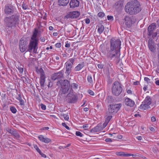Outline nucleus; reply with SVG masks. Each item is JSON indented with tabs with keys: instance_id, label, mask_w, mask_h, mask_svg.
I'll use <instances>...</instances> for the list:
<instances>
[{
	"instance_id": "nucleus-14",
	"label": "nucleus",
	"mask_w": 159,
	"mask_h": 159,
	"mask_svg": "<svg viewBox=\"0 0 159 159\" xmlns=\"http://www.w3.org/2000/svg\"><path fill=\"white\" fill-rule=\"evenodd\" d=\"M133 3L134 4L133 8L134 11V14H136L139 13L141 10V8L140 4L137 0H133Z\"/></svg>"
},
{
	"instance_id": "nucleus-9",
	"label": "nucleus",
	"mask_w": 159,
	"mask_h": 159,
	"mask_svg": "<svg viewBox=\"0 0 159 159\" xmlns=\"http://www.w3.org/2000/svg\"><path fill=\"white\" fill-rule=\"evenodd\" d=\"M28 42L27 40H24L22 38L19 42V46L20 51L23 52L27 50Z\"/></svg>"
},
{
	"instance_id": "nucleus-19",
	"label": "nucleus",
	"mask_w": 159,
	"mask_h": 159,
	"mask_svg": "<svg viewBox=\"0 0 159 159\" xmlns=\"http://www.w3.org/2000/svg\"><path fill=\"white\" fill-rule=\"evenodd\" d=\"M79 4L80 2L78 0H70L69 4L70 7L71 8L78 7Z\"/></svg>"
},
{
	"instance_id": "nucleus-26",
	"label": "nucleus",
	"mask_w": 159,
	"mask_h": 159,
	"mask_svg": "<svg viewBox=\"0 0 159 159\" xmlns=\"http://www.w3.org/2000/svg\"><path fill=\"white\" fill-rule=\"evenodd\" d=\"M84 63L83 62L79 64L74 68V70L75 71H79L81 70L84 66Z\"/></svg>"
},
{
	"instance_id": "nucleus-55",
	"label": "nucleus",
	"mask_w": 159,
	"mask_h": 159,
	"mask_svg": "<svg viewBox=\"0 0 159 159\" xmlns=\"http://www.w3.org/2000/svg\"><path fill=\"white\" fill-rule=\"evenodd\" d=\"M88 93L89 94L92 96L94 95V94L93 91L90 89H89L88 90Z\"/></svg>"
},
{
	"instance_id": "nucleus-62",
	"label": "nucleus",
	"mask_w": 159,
	"mask_h": 159,
	"mask_svg": "<svg viewBox=\"0 0 159 159\" xmlns=\"http://www.w3.org/2000/svg\"><path fill=\"white\" fill-rule=\"evenodd\" d=\"M108 124H105V122L103 123V124L102 125H100V126H101L103 128V129L106 127V126H107V125Z\"/></svg>"
},
{
	"instance_id": "nucleus-13",
	"label": "nucleus",
	"mask_w": 159,
	"mask_h": 159,
	"mask_svg": "<svg viewBox=\"0 0 159 159\" xmlns=\"http://www.w3.org/2000/svg\"><path fill=\"white\" fill-rule=\"evenodd\" d=\"M152 39V38H150L149 39L148 46L149 50L152 52L154 53L156 51V46Z\"/></svg>"
},
{
	"instance_id": "nucleus-42",
	"label": "nucleus",
	"mask_w": 159,
	"mask_h": 159,
	"mask_svg": "<svg viewBox=\"0 0 159 159\" xmlns=\"http://www.w3.org/2000/svg\"><path fill=\"white\" fill-rule=\"evenodd\" d=\"M18 69L20 74L22 73L23 71V66H18Z\"/></svg>"
},
{
	"instance_id": "nucleus-27",
	"label": "nucleus",
	"mask_w": 159,
	"mask_h": 159,
	"mask_svg": "<svg viewBox=\"0 0 159 159\" xmlns=\"http://www.w3.org/2000/svg\"><path fill=\"white\" fill-rule=\"evenodd\" d=\"M69 0H59L58 3L60 6L66 5L69 3Z\"/></svg>"
},
{
	"instance_id": "nucleus-10",
	"label": "nucleus",
	"mask_w": 159,
	"mask_h": 159,
	"mask_svg": "<svg viewBox=\"0 0 159 159\" xmlns=\"http://www.w3.org/2000/svg\"><path fill=\"white\" fill-rule=\"evenodd\" d=\"M80 15V13L79 11H70L65 16L64 19H68L70 18L76 19L79 17Z\"/></svg>"
},
{
	"instance_id": "nucleus-44",
	"label": "nucleus",
	"mask_w": 159,
	"mask_h": 159,
	"mask_svg": "<svg viewBox=\"0 0 159 159\" xmlns=\"http://www.w3.org/2000/svg\"><path fill=\"white\" fill-rule=\"evenodd\" d=\"M152 151L155 154H157L158 152V150L156 147H154L152 148Z\"/></svg>"
},
{
	"instance_id": "nucleus-7",
	"label": "nucleus",
	"mask_w": 159,
	"mask_h": 159,
	"mask_svg": "<svg viewBox=\"0 0 159 159\" xmlns=\"http://www.w3.org/2000/svg\"><path fill=\"white\" fill-rule=\"evenodd\" d=\"M38 43V42L30 41L28 45L27 51L33 53H37Z\"/></svg>"
},
{
	"instance_id": "nucleus-16",
	"label": "nucleus",
	"mask_w": 159,
	"mask_h": 159,
	"mask_svg": "<svg viewBox=\"0 0 159 159\" xmlns=\"http://www.w3.org/2000/svg\"><path fill=\"white\" fill-rule=\"evenodd\" d=\"M124 1V0H119L115 3L114 7L116 10H120L123 7Z\"/></svg>"
},
{
	"instance_id": "nucleus-4",
	"label": "nucleus",
	"mask_w": 159,
	"mask_h": 159,
	"mask_svg": "<svg viewBox=\"0 0 159 159\" xmlns=\"http://www.w3.org/2000/svg\"><path fill=\"white\" fill-rule=\"evenodd\" d=\"M122 91V85L118 81H116L112 84L111 91L113 95L118 96L121 94Z\"/></svg>"
},
{
	"instance_id": "nucleus-40",
	"label": "nucleus",
	"mask_w": 159,
	"mask_h": 159,
	"mask_svg": "<svg viewBox=\"0 0 159 159\" xmlns=\"http://www.w3.org/2000/svg\"><path fill=\"white\" fill-rule=\"evenodd\" d=\"M21 79L23 82L24 83H29L28 80H29V79L28 78L27 79L25 77H23L21 78Z\"/></svg>"
},
{
	"instance_id": "nucleus-59",
	"label": "nucleus",
	"mask_w": 159,
	"mask_h": 159,
	"mask_svg": "<svg viewBox=\"0 0 159 159\" xmlns=\"http://www.w3.org/2000/svg\"><path fill=\"white\" fill-rule=\"evenodd\" d=\"M48 88L51 87L52 86V83L50 80L48 82Z\"/></svg>"
},
{
	"instance_id": "nucleus-5",
	"label": "nucleus",
	"mask_w": 159,
	"mask_h": 159,
	"mask_svg": "<svg viewBox=\"0 0 159 159\" xmlns=\"http://www.w3.org/2000/svg\"><path fill=\"white\" fill-rule=\"evenodd\" d=\"M65 99L66 101L68 103H75L78 100V96L75 94V92L69 91V93L66 96Z\"/></svg>"
},
{
	"instance_id": "nucleus-43",
	"label": "nucleus",
	"mask_w": 159,
	"mask_h": 159,
	"mask_svg": "<svg viewBox=\"0 0 159 159\" xmlns=\"http://www.w3.org/2000/svg\"><path fill=\"white\" fill-rule=\"evenodd\" d=\"M105 16V14L102 12H99L98 14V16L100 18H102Z\"/></svg>"
},
{
	"instance_id": "nucleus-48",
	"label": "nucleus",
	"mask_w": 159,
	"mask_h": 159,
	"mask_svg": "<svg viewBox=\"0 0 159 159\" xmlns=\"http://www.w3.org/2000/svg\"><path fill=\"white\" fill-rule=\"evenodd\" d=\"M62 125L64 127L67 129H70V128L65 123H62Z\"/></svg>"
},
{
	"instance_id": "nucleus-22",
	"label": "nucleus",
	"mask_w": 159,
	"mask_h": 159,
	"mask_svg": "<svg viewBox=\"0 0 159 159\" xmlns=\"http://www.w3.org/2000/svg\"><path fill=\"white\" fill-rule=\"evenodd\" d=\"M103 130L101 126H100V124H98L96 127H94L90 130L91 132H98L102 131Z\"/></svg>"
},
{
	"instance_id": "nucleus-11",
	"label": "nucleus",
	"mask_w": 159,
	"mask_h": 159,
	"mask_svg": "<svg viewBox=\"0 0 159 159\" xmlns=\"http://www.w3.org/2000/svg\"><path fill=\"white\" fill-rule=\"evenodd\" d=\"M64 70L63 69L57 73H55L51 76V78L52 80H55L57 79H60L63 78Z\"/></svg>"
},
{
	"instance_id": "nucleus-6",
	"label": "nucleus",
	"mask_w": 159,
	"mask_h": 159,
	"mask_svg": "<svg viewBox=\"0 0 159 159\" xmlns=\"http://www.w3.org/2000/svg\"><path fill=\"white\" fill-rule=\"evenodd\" d=\"M121 106L120 103L111 104L108 106V112L110 114H115L119 110Z\"/></svg>"
},
{
	"instance_id": "nucleus-53",
	"label": "nucleus",
	"mask_w": 159,
	"mask_h": 159,
	"mask_svg": "<svg viewBox=\"0 0 159 159\" xmlns=\"http://www.w3.org/2000/svg\"><path fill=\"white\" fill-rule=\"evenodd\" d=\"M22 7L23 9L24 10H26L28 8V6L24 4V3L22 5Z\"/></svg>"
},
{
	"instance_id": "nucleus-28",
	"label": "nucleus",
	"mask_w": 159,
	"mask_h": 159,
	"mask_svg": "<svg viewBox=\"0 0 159 159\" xmlns=\"http://www.w3.org/2000/svg\"><path fill=\"white\" fill-rule=\"evenodd\" d=\"M143 102V103H146L150 105L152 103V99L150 96H148L146 97Z\"/></svg>"
},
{
	"instance_id": "nucleus-17",
	"label": "nucleus",
	"mask_w": 159,
	"mask_h": 159,
	"mask_svg": "<svg viewBox=\"0 0 159 159\" xmlns=\"http://www.w3.org/2000/svg\"><path fill=\"white\" fill-rule=\"evenodd\" d=\"M66 71L65 74L67 76H68L70 75L72 70V68L73 66L70 63H66Z\"/></svg>"
},
{
	"instance_id": "nucleus-41",
	"label": "nucleus",
	"mask_w": 159,
	"mask_h": 159,
	"mask_svg": "<svg viewBox=\"0 0 159 159\" xmlns=\"http://www.w3.org/2000/svg\"><path fill=\"white\" fill-rule=\"evenodd\" d=\"M10 110L11 112L13 113H15L17 111V110L14 107H11L10 108Z\"/></svg>"
},
{
	"instance_id": "nucleus-49",
	"label": "nucleus",
	"mask_w": 159,
	"mask_h": 159,
	"mask_svg": "<svg viewBox=\"0 0 159 159\" xmlns=\"http://www.w3.org/2000/svg\"><path fill=\"white\" fill-rule=\"evenodd\" d=\"M113 138H117L118 139H121L122 138V136L120 134H118L116 136H114Z\"/></svg>"
},
{
	"instance_id": "nucleus-61",
	"label": "nucleus",
	"mask_w": 159,
	"mask_h": 159,
	"mask_svg": "<svg viewBox=\"0 0 159 159\" xmlns=\"http://www.w3.org/2000/svg\"><path fill=\"white\" fill-rule=\"evenodd\" d=\"M19 101L20 105H23L24 104V101L22 98L19 100Z\"/></svg>"
},
{
	"instance_id": "nucleus-18",
	"label": "nucleus",
	"mask_w": 159,
	"mask_h": 159,
	"mask_svg": "<svg viewBox=\"0 0 159 159\" xmlns=\"http://www.w3.org/2000/svg\"><path fill=\"white\" fill-rule=\"evenodd\" d=\"M6 130L8 132L14 136L15 138H20V135L15 129H13L12 130L8 127L6 128Z\"/></svg>"
},
{
	"instance_id": "nucleus-54",
	"label": "nucleus",
	"mask_w": 159,
	"mask_h": 159,
	"mask_svg": "<svg viewBox=\"0 0 159 159\" xmlns=\"http://www.w3.org/2000/svg\"><path fill=\"white\" fill-rule=\"evenodd\" d=\"M40 141L46 143H48L51 141V140H40Z\"/></svg>"
},
{
	"instance_id": "nucleus-23",
	"label": "nucleus",
	"mask_w": 159,
	"mask_h": 159,
	"mask_svg": "<svg viewBox=\"0 0 159 159\" xmlns=\"http://www.w3.org/2000/svg\"><path fill=\"white\" fill-rule=\"evenodd\" d=\"M79 87L78 84L75 83H72L70 84V87L69 91L74 92L73 90H76L78 89Z\"/></svg>"
},
{
	"instance_id": "nucleus-21",
	"label": "nucleus",
	"mask_w": 159,
	"mask_h": 159,
	"mask_svg": "<svg viewBox=\"0 0 159 159\" xmlns=\"http://www.w3.org/2000/svg\"><path fill=\"white\" fill-rule=\"evenodd\" d=\"M38 33V31L37 30H35L31 37V40L30 41L39 42V39L38 38H37Z\"/></svg>"
},
{
	"instance_id": "nucleus-60",
	"label": "nucleus",
	"mask_w": 159,
	"mask_h": 159,
	"mask_svg": "<svg viewBox=\"0 0 159 159\" xmlns=\"http://www.w3.org/2000/svg\"><path fill=\"white\" fill-rule=\"evenodd\" d=\"M85 22L86 24H89L90 22V19L88 18H86V19H85Z\"/></svg>"
},
{
	"instance_id": "nucleus-57",
	"label": "nucleus",
	"mask_w": 159,
	"mask_h": 159,
	"mask_svg": "<svg viewBox=\"0 0 159 159\" xmlns=\"http://www.w3.org/2000/svg\"><path fill=\"white\" fill-rule=\"evenodd\" d=\"M80 141L82 143L84 144H86V143H88L89 141H86L85 140H80Z\"/></svg>"
},
{
	"instance_id": "nucleus-30",
	"label": "nucleus",
	"mask_w": 159,
	"mask_h": 159,
	"mask_svg": "<svg viewBox=\"0 0 159 159\" xmlns=\"http://www.w3.org/2000/svg\"><path fill=\"white\" fill-rule=\"evenodd\" d=\"M156 24L152 23L148 26V30H152V31H154L156 29Z\"/></svg>"
},
{
	"instance_id": "nucleus-46",
	"label": "nucleus",
	"mask_w": 159,
	"mask_h": 159,
	"mask_svg": "<svg viewBox=\"0 0 159 159\" xmlns=\"http://www.w3.org/2000/svg\"><path fill=\"white\" fill-rule=\"evenodd\" d=\"M75 134L77 136H80L81 137L83 136V134L81 133L80 131H76L75 133Z\"/></svg>"
},
{
	"instance_id": "nucleus-1",
	"label": "nucleus",
	"mask_w": 159,
	"mask_h": 159,
	"mask_svg": "<svg viewBox=\"0 0 159 159\" xmlns=\"http://www.w3.org/2000/svg\"><path fill=\"white\" fill-rule=\"evenodd\" d=\"M121 41L119 39L112 38L110 40L109 48H108L107 57L112 60L117 58L120 55V50Z\"/></svg>"
},
{
	"instance_id": "nucleus-12",
	"label": "nucleus",
	"mask_w": 159,
	"mask_h": 159,
	"mask_svg": "<svg viewBox=\"0 0 159 159\" xmlns=\"http://www.w3.org/2000/svg\"><path fill=\"white\" fill-rule=\"evenodd\" d=\"M15 9L13 6L10 4L5 5L4 11L5 14L7 15H11L14 13Z\"/></svg>"
},
{
	"instance_id": "nucleus-64",
	"label": "nucleus",
	"mask_w": 159,
	"mask_h": 159,
	"mask_svg": "<svg viewBox=\"0 0 159 159\" xmlns=\"http://www.w3.org/2000/svg\"><path fill=\"white\" fill-rule=\"evenodd\" d=\"M83 127L85 130L88 129V125L87 124L84 125L83 126Z\"/></svg>"
},
{
	"instance_id": "nucleus-34",
	"label": "nucleus",
	"mask_w": 159,
	"mask_h": 159,
	"mask_svg": "<svg viewBox=\"0 0 159 159\" xmlns=\"http://www.w3.org/2000/svg\"><path fill=\"white\" fill-rule=\"evenodd\" d=\"M36 70L38 73H39L40 74V76L45 75L43 70L42 68H40L39 69H37Z\"/></svg>"
},
{
	"instance_id": "nucleus-63",
	"label": "nucleus",
	"mask_w": 159,
	"mask_h": 159,
	"mask_svg": "<svg viewBox=\"0 0 159 159\" xmlns=\"http://www.w3.org/2000/svg\"><path fill=\"white\" fill-rule=\"evenodd\" d=\"M151 120L152 122H155L156 120V118L154 116H152L151 118Z\"/></svg>"
},
{
	"instance_id": "nucleus-32",
	"label": "nucleus",
	"mask_w": 159,
	"mask_h": 159,
	"mask_svg": "<svg viewBox=\"0 0 159 159\" xmlns=\"http://www.w3.org/2000/svg\"><path fill=\"white\" fill-rule=\"evenodd\" d=\"M106 101L108 103H111L113 102L114 101V99L111 96H109L107 97L106 99Z\"/></svg>"
},
{
	"instance_id": "nucleus-35",
	"label": "nucleus",
	"mask_w": 159,
	"mask_h": 159,
	"mask_svg": "<svg viewBox=\"0 0 159 159\" xmlns=\"http://www.w3.org/2000/svg\"><path fill=\"white\" fill-rule=\"evenodd\" d=\"M156 37L157 38L159 37V29L157 30L156 32L154 33L153 35L152 36V38L154 39Z\"/></svg>"
},
{
	"instance_id": "nucleus-3",
	"label": "nucleus",
	"mask_w": 159,
	"mask_h": 159,
	"mask_svg": "<svg viewBox=\"0 0 159 159\" xmlns=\"http://www.w3.org/2000/svg\"><path fill=\"white\" fill-rule=\"evenodd\" d=\"M57 85L61 86L60 91L62 95L67 93L70 89V82L67 80H58L57 82Z\"/></svg>"
},
{
	"instance_id": "nucleus-56",
	"label": "nucleus",
	"mask_w": 159,
	"mask_h": 159,
	"mask_svg": "<svg viewBox=\"0 0 159 159\" xmlns=\"http://www.w3.org/2000/svg\"><path fill=\"white\" fill-rule=\"evenodd\" d=\"M55 46L57 48H60L61 46V44L60 43H57L55 44Z\"/></svg>"
},
{
	"instance_id": "nucleus-2",
	"label": "nucleus",
	"mask_w": 159,
	"mask_h": 159,
	"mask_svg": "<svg viewBox=\"0 0 159 159\" xmlns=\"http://www.w3.org/2000/svg\"><path fill=\"white\" fill-rule=\"evenodd\" d=\"M19 17L20 15L18 13L5 17L4 20V24L6 29L12 31V29L16 27L19 24Z\"/></svg>"
},
{
	"instance_id": "nucleus-58",
	"label": "nucleus",
	"mask_w": 159,
	"mask_h": 159,
	"mask_svg": "<svg viewBox=\"0 0 159 159\" xmlns=\"http://www.w3.org/2000/svg\"><path fill=\"white\" fill-rule=\"evenodd\" d=\"M103 65L102 64H98L97 65L98 67L101 69H102L103 68Z\"/></svg>"
},
{
	"instance_id": "nucleus-39",
	"label": "nucleus",
	"mask_w": 159,
	"mask_h": 159,
	"mask_svg": "<svg viewBox=\"0 0 159 159\" xmlns=\"http://www.w3.org/2000/svg\"><path fill=\"white\" fill-rule=\"evenodd\" d=\"M87 80L88 82L91 84L93 83V81L92 80V77L91 75H89L88 76Z\"/></svg>"
},
{
	"instance_id": "nucleus-29",
	"label": "nucleus",
	"mask_w": 159,
	"mask_h": 159,
	"mask_svg": "<svg viewBox=\"0 0 159 159\" xmlns=\"http://www.w3.org/2000/svg\"><path fill=\"white\" fill-rule=\"evenodd\" d=\"M45 78V75L40 76V84L41 87H43L44 86Z\"/></svg>"
},
{
	"instance_id": "nucleus-8",
	"label": "nucleus",
	"mask_w": 159,
	"mask_h": 159,
	"mask_svg": "<svg viewBox=\"0 0 159 159\" xmlns=\"http://www.w3.org/2000/svg\"><path fill=\"white\" fill-rule=\"evenodd\" d=\"M134 5L133 0L128 2L125 7V11L129 14L134 15V12L133 9Z\"/></svg>"
},
{
	"instance_id": "nucleus-24",
	"label": "nucleus",
	"mask_w": 159,
	"mask_h": 159,
	"mask_svg": "<svg viewBox=\"0 0 159 159\" xmlns=\"http://www.w3.org/2000/svg\"><path fill=\"white\" fill-rule=\"evenodd\" d=\"M98 32L100 34H101L104 30V26L101 23H99L97 26Z\"/></svg>"
},
{
	"instance_id": "nucleus-51",
	"label": "nucleus",
	"mask_w": 159,
	"mask_h": 159,
	"mask_svg": "<svg viewBox=\"0 0 159 159\" xmlns=\"http://www.w3.org/2000/svg\"><path fill=\"white\" fill-rule=\"evenodd\" d=\"M40 107H41V108L43 110H45L46 109V106L43 104L41 103L40 104Z\"/></svg>"
},
{
	"instance_id": "nucleus-45",
	"label": "nucleus",
	"mask_w": 159,
	"mask_h": 159,
	"mask_svg": "<svg viewBox=\"0 0 159 159\" xmlns=\"http://www.w3.org/2000/svg\"><path fill=\"white\" fill-rule=\"evenodd\" d=\"M34 147L38 153H41V151L37 145H34Z\"/></svg>"
},
{
	"instance_id": "nucleus-20",
	"label": "nucleus",
	"mask_w": 159,
	"mask_h": 159,
	"mask_svg": "<svg viewBox=\"0 0 159 159\" xmlns=\"http://www.w3.org/2000/svg\"><path fill=\"white\" fill-rule=\"evenodd\" d=\"M125 104L130 107H133L135 104L134 101L129 98H126L125 100Z\"/></svg>"
},
{
	"instance_id": "nucleus-52",
	"label": "nucleus",
	"mask_w": 159,
	"mask_h": 159,
	"mask_svg": "<svg viewBox=\"0 0 159 159\" xmlns=\"http://www.w3.org/2000/svg\"><path fill=\"white\" fill-rule=\"evenodd\" d=\"M39 139H49L46 138H44L43 135H41L38 136Z\"/></svg>"
},
{
	"instance_id": "nucleus-37",
	"label": "nucleus",
	"mask_w": 159,
	"mask_h": 159,
	"mask_svg": "<svg viewBox=\"0 0 159 159\" xmlns=\"http://www.w3.org/2000/svg\"><path fill=\"white\" fill-rule=\"evenodd\" d=\"M61 116L64 118L66 120L68 121L69 119V116L68 114H61Z\"/></svg>"
},
{
	"instance_id": "nucleus-31",
	"label": "nucleus",
	"mask_w": 159,
	"mask_h": 159,
	"mask_svg": "<svg viewBox=\"0 0 159 159\" xmlns=\"http://www.w3.org/2000/svg\"><path fill=\"white\" fill-rule=\"evenodd\" d=\"M116 155L118 156L124 157H128V156L130 155H127V154H125L124 152H116Z\"/></svg>"
},
{
	"instance_id": "nucleus-36",
	"label": "nucleus",
	"mask_w": 159,
	"mask_h": 159,
	"mask_svg": "<svg viewBox=\"0 0 159 159\" xmlns=\"http://www.w3.org/2000/svg\"><path fill=\"white\" fill-rule=\"evenodd\" d=\"M112 116L111 115H110L108 116L107 118L105 120V124H108L110 120L111 119Z\"/></svg>"
},
{
	"instance_id": "nucleus-33",
	"label": "nucleus",
	"mask_w": 159,
	"mask_h": 159,
	"mask_svg": "<svg viewBox=\"0 0 159 159\" xmlns=\"http://www.w3.org/2000/svg\"><path fill=\"white\" fill-rule=\"evenodd\" d=\"M148 30V38L149 39L150 38H152V36L153 35V34L155 32H154V31H152V30Z\"/></svg>"
},
{
	"instance_id": "nucleus-47",
	"label": "nucleus",
	"mask_w": 159,
	"mask_h": 159,
	"mask_svg": "<svg viewBox=\"0 0 159 159\" xmlns=\"http://www.w3.org/2000/svg\"><path fill=\"white\" fill-rule=\"evenodd\" d=\"M107 18L108 20L112 21L113 20V17L112 16H107Z\"/></svg>"
},
{
	"instance_id": "nucleus-50",
	"label": "nucleus",
	"mask_w": 159,
	"mask_h": 159,
	"mask_svg": "<svg viewBox=\"0 0 159 159\" xmlns=\"http://www.w3.org/2000/svg\"><path fill=\"white\" fill-rule=\"evenodd\" d=\"M144 80L145 81H146L148 84L150 83V80L148 77H145L144 78Z\"/></svg>"
},
{
	"instance_id": "nucleus-38",
	"label": "nucleus",
	"mask_w": 159,
	"mask_h": 159,
	"mask_svg": "<svg viewBox=\"0 0 159 159\" xmlns=\"http://www.w3.org/2000/svg\"><path fill=\"white\" fill-rule=\"evenodd\" d=\"M75 58H70L69 59V61L66 62V63H70L71 64H72V66H73V65L75 62Z\"/></svg>"
},
{
	"instance_id": "nucleus-15",
	"label": "nucleus",
	"mask_w": 159,
	"mask_h": 159,
	"mask_svg": "<svg viewBox=\"0 0 159 159\" xmlns=\"http://www.w3.org/2000/svg\"><path fill=\"white\" fill-rule=\"evenodd\" d=\"M126 26L129 28H130L134 23L132 19L129 16H126L124 19Z\"/></svg>"
},
{
	"instance_id": "nucleus-25",
	"label": "nucleus",
	"mask_w": 159,
	"mask_h": 159,
	"mask_svg": "<svg viewBox=\"0 0 159 159\" xmlns=\"http://www.w3.org/2000/svg\"><path fill=\"white\" fill-rule=\"evenodd\" d=\"M139 108L141 110H147L149 108H150V107L149 105L146 103H143V102H142V104L139 107Z\"/></svg>"
}]
</instances>
